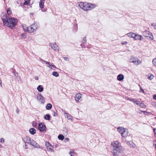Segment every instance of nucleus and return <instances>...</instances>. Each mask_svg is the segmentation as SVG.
<instances>
[{
  "mask_svg": "<svg viewBox=\"0 0 156 156\" xmlns=\"http://www.w3.org/2000/svg\"><path fill=\"white\" fill-rule=\"evenodd\" d=\"M152 63L154 66L156 67V58H155L153 59Z\"/></svg>",
  "mask_w": 156,
  "mask_h": 156,
  "instance_id": "obj_36",
  "label": "nucleus"
},
{
  "mask_svg": "<svg viewBox=\"0 0 156 156\" xmlns=\"http://www.w3.org/2000/svg\"><path fill=\"white\" fill-rule=\"evenodd\" d=\"M25 149H27L28 148V146L27 145L25 144L24 146H23Z\"/></svg>",
  "mask_w": 156,
  "mask_h": 156,
  "instance_id": "obj_51",
  "label": "nucleus"
},
{
  "mask_svg": "<svg viewBox=\"0 0 156 156\" xmlns=\"http://www.w3.org/2000/svg\"><path fill=\"white\" fill-rule=\"evenodd\" d=\"M0 87H2L1 80L0 79Z\"/></svg>",
  "mask_w": 156,
  "mask_h": 156,
  "instance_id": "obj_59",
  "label": "nucleus"
},
{
  "mask_svg": "<svg viewBox=\"0 0 156 156\" xmlns=\"http://www.w3.org/2000/svg\"><path fill=\"white\" fill-rule=\"evenodd\" d=\"M87 42V40L86 39V37H84L82 40V43H86Z\"/></svg>",
  "mask_w": 156,
  "mask_h": 156,
  "instance_id": "obj_41",
  "label": "nucleus"
},
{
  "mask_svg": "<svg viewBox=\"0 0 156 156\" xmlns=\"http://www.w3.org/2000/svg\"><path fill=\"white\" fill-rule=\"evenodd\" d=\"M118 151H112V153L113 154V156H119L117 154Z\"/></svg>",
  "mask_w": 156,
  "mask_h": 156,
  "instance_id": "obj_37",
  "label": "nucleus"
},
{
  "mask_svg": "<svg viewBox=\"0 0 156 156\" xmlns=\"http://www.w3.org/2000/svg\"><path fill=\"white\" fill-rule=\"evenodd\" d=\"M82 98V95L80 93H77L75 97V101L77 102H79V100Z\"/></svg>",
  "mask_w": 156,
  "mask_h": 156,
  "instance_id": "obj_14",
  "label": "nucleus"
},
{
  "mask_svg": "<svg viewBox=\"0 0 156 156\" xmlns=\"http://www.w3.org/2000/svg\"><path fill=\"white\" fill-rule=\"evenodd\" d=\"M136 103L137 105H138L140 106L142 108H144V106H145V105L143 103L141 102L140 101H137Z\"/></svg>",
  "mask_w": 156,
  "mask_h": 156,
  "instance_id": "obj_20",
  "label": "nucleus"
},
{
  "mask_svg": "<svg viewBox=\"0 0 156 156\" xmlns=\"http://www.w3.org/2000/svg\"><path fill=\"white\" fill-rule=\"evenodd\" d=\"M152 105L153 107L156 108V102H153L152 103Z\"/></svg>",
  "mask_w": 156,
  "mask_h": 156,
  "instance_id": "obj_45",
  "label": "nucleus"
},
{
  "mask_svg": "<svg viewBox=\"0 0 156 156\" xmlns=\"http://www.w3.org/2000/svg\"><path fill=\"white\" fill-rule=\"evenodd\" d=\"M57 114H56L55 113V112H54V114L53 115V116H57Z\"/></svg>",
  "mask_w": 156,
  "mask_h": 156,
  "instance_id": "obj_58",
  "label": "nucleus"
},
{
  "mask_svg": "<svg viewBox=\"0 0 156 156\" xmlns=\"http://www.w3.org/2000/svg\"><path fill=\"white\" fill-rule=\"evenodd\" d=\"M32 139L30 137L27 136L22 138V140L25 143H27L29 144Z\"/></svg>",
  "mask_w": 156,
  "mask_h": 156,
  "instance_id": "obj_11",
  "label": "nucleus"
},
{
  "mask_svg": "<svg viewBox=\"0 0 156 156\" xmlns=\"http://www.w3.org/2000/svg\"><path fill=\"white\" fill-rule=\"evenodd\" d=\"M29 132L31 134L34 135L36 133V130L34 128H31L29 129Z\"/></svg>",
  "mask_w": 156,
  "mask_h": 156,
  "instance_id": "obj_21",
  "label": "nucleus"
},
{
  "mask_svg": "<svg viewBox=\"0 0 156 156\" xmlns=\"http://www.w3.org/2000/svg\"><path fill=\"white\" fill-rule=\"evenodd\" d=\"M4 138H1V139H0V141L1 142V143H3L4 142Z\"/></svg>",
  "mask_w": 156,
  "mask_h": 156,
  "instance_id": "obj_49",
  "label": "nucleus"
},
{
  "mask_svg": "<svg viewBox=\"0 0 156 156\" xmlns=\"http://www.w3.org/2000/svg\"><path fill=\"white\" fill-rule=\"evenodd\" d=\"M139 87H140V92H142L143 93H144V90H143L142 89L141 87L140 86V85H139Z\"/></svg>",
  "mask_w": 156,
  "mask_h": 156,
  "instance_id": "obj_43",
  "label": "nucleus"
},
{
  "mask_svg": "<svg viewBox=\"0 0 156 156\" xmlns=\"http://www.w3.org/2000/svg\"><path fill=\"white\" fill-rule=\"evenodd\" d=\"M37 99L39 101H41L42 103L44 102V98L40 94H38L37 95Z\"/></svg>",
  "mask_w": 156,
  "mask_h": 156,
  "instance_id": "obj_15",
  "label": "nucleus"
},
{
  "mask_svg": "<svg viewBox=\"0 0 156 156\" xmlns=\"http://www.w3.org/2000/svg\"><path fill=\"white\" fill-rule=\"evenodd\" d=\"M38 27L39 26L38 25H37L36 23H34L28 27L27 32L30 33H33L36 31Z\"/></svg>",
  "mask_w": 156,
  "mask_h": 156,
  "instance_id": "obj_3",
  "label": "nucleus"
},
{
  "mask_svg": "<svg viewBox=\"0 0 156 156\" xmlns=\"http://www.w3.org/2000/svg\"><path fill=\"white\" fill-rule=\"evenodd\" d=\"M21 38H23V39H25L26 37V35L25 33L22 34H21Z\"/></svg>",
  "mask_w": 156,
  "mask_h": 156,
  "instance_id": "obj_38",
  "label": "nucleus"
},
{
  "mask_svg": "<svg viewBox=\"0 0 156 156\" xmlns=\"http://www.w3.org/2000/svg\"><path fill=\"white\" fill-rule=\"evenodd\" d=\"M154 132L155 134H156V129L154 128L153 129Z\"/></svg>",
  "mask_w": 156,
  "mask_h": 156,
  "instance_id": "obj_56",
  "label": "nucleus"
},
{
  "mask_svg": "<svg viewBox=\"0 0 156 156\" xmlns=\"http://www.w3.org/2000/svg\"><path fill=\"white\" fill-rule=\"evenodd\" d=\"M134 39L136 40H142L143 39V38L142 35L135 34Z\"/></svg>",
  "mask_w": 156,
  "mask_h": 156,
  "instance_id": "obj_16",
  "label": "nucleus"
},
{
  "mask_svg": "<svg viewBox=\"0 0 156 156\" xmlns=\"http://www.w3.org/2000/svg\"><path fill=\"white\" fill-rule=\"evenodd\" d=\"M152 25L153 26L154 28L156 29V24H155V23H153L152 24Z\"/></svg>",
  "mask_w": 156,
  "mask_h": 156,
  "instance_id": "obj_52",
  "label": "nucleus"
},
{
  "mask_svg": "<svg viewBox=\"0 0 156 156\" xmlns=\"http://www.w3.org/2000/svg\"><path fill=\"white\" fill-rule=\"evenodd\" d=\"M143 34L145 37L149 38L151 40H153V37L152 33L148 31L145 30L143 32Z\"/></svg>",
  "mask_w": 156,
  "mask_h": 156,
  "instance_id": "obj_6",
  "label": "nucleus"
},
{
  "mask_svg": "<svg viewBox=\"0 0 156 156\" xmlns=\"http://www.w3.org/2000/svg\"><path fill=\"white\" fill-rule=\"evenodd\" d=\"M50 116L48 114H46L44 115V118L45 119L47 120H49L50 119Z\"/></svg>",
  "mask_w": 156,
  "mask_h": 156,
  "instance_id": "obj_31",
  "label": "nucleus"
},
{
  "mask_svg": "<svg viewBox=\"0 0 156 156\" xmlns=\"http://www.w3.org/2000/svg\"><path fill=\"white\" fill-rule=\"evenodd\" d=\"M3 24L10 28L12 29L16 24L17 20H2Z\"/></svg>",
  "mask_w": 156,
  "mask_h": 156,
  "instance_id": "obj_2",
  "label": "nucleus"
},
{
  "mask_svg": "<svg viewBox=\"0 0 156 156\" xmlns=\"http://www.w3.org/2000/svg\"><path fill=\"white\" fill-rule=\"evenodd\" d=\"M77 24H75L73 27V31L74 32H76L77 31Z\"/></svg>",
  "mask_w": 156,
  "mask_h": 156,
  "instance_id": "obj_27",
  "label": "nucleus"
},
{
  "mask_svg": "<svg viewBox=\"0 0 156 156\" xmlns=\"http://www.w3.org/2000/svg\"><path fill=\"white\" fill-rule=\"evenodd\" d=\"M132 142L131 141H128L127 142V144H132Z\"/></svg>",
  "mask_w": 156,
  "mask_h": 156,
  "instance_id": "obj_55",
  "label": "nucleus"
},
{
  "mask_svg": "<svg viewBox=\"0 0 156 156\" xmlns=\"http://www.w3.org/2000/svg\"><path fill=\"white\" fill-rule=\"evenodd\" d=\"M29 144L32 145L35 148H40V145H39V144H37L35 141L33 140L32 139L31 140V141Z\"/></svg>",
  "mask_w": 156,
  "mask_h": 156,
  "instance_id": "obj_13",
  "label": "nucleus"
},
{
  "mask_svg": "<svg viewBox=\"0 0 156 156\" xmlns=\"http://www.w3.org/2000/svg\"><path fill=\"white\" fill-rule=\"evenodd\" d=\"M144 114L145 115H148L149 113L146 112V111H144Z\"/></svg>",
  "mask_w": 156,
  "mask_h": 156,
  "instance_id": "obj_53",
  "label": "nucleus"
},
{
  "mask_svg": "<svg viewBox=\"0 0 156 156\" xmlns=\"http://www.w3.org/2000/svg\"><path fill=\"white\" fill-rule=\"evenodd\" d=\"M37 89L40 92H42L44 90V88L41 85H39L37 87Z\"/></svg>",
  "mask_w": 156,
  "mask_h": 156,
  "instance_id": "obj_22",
  "label": "nucleus"
},
{
  "mask_svg": "<svg viewBox=\"0 0 156 156\" xmlns=\"http://www.w3.org/2000/svg\"><path fill=\"white\" fill-rule=\"evenodd\" d=\"M44 2V1H40L39 2V6L40 8L41 9L43 8Z\"/></svg>",
  "mask_w": 156,
  "mask_h": 156,
  "instance_id": "obj_28",
  "label": "nucleus"
},
{
  "mask_svg": "<svg viewBox=\"0 0 156 156\" xmlns=\"http://www.w3.org/2000/svg\"><path fill=\"white\" fill-rule=\"evenodd\" d=\"M153 98L154 99L156 100V95H154Z\"/></svg>",
  "mask_w": 156,
  "mask_h": 156,
  "instance_id": "obj_57",
  "label": "nucleus"
},
{
  "mask_svg": "<svg viewBox=\"0 0 156 156\" xmlns=\"http://www.w3.org/2000/svg\"><path fill=\"white\" fill-rule=\"evenodd\" d=\"M50 46L55 51L59 52L60 50L58 45L55 43H50Z\"/></svg>",
  "mask_w": 156,
  "mask_h": 156,
  "instance_id": "obj_7",
  "label": "nucleus"
},
{
  "mask_svg": "<svg viewBox=\"0 0 156 156\" xmlns=\"http://www.w3.org/2000/svg\"><path fill=\"white\" fill-rule=\"evenodd\" d=\"M125 129L122 127H119L117 128V130L121 135L122 133H123L124 131H125Z\"/></svg>",
  "mask_w": 156,
  "mask_h": 156,
  "instance_id": "obj_18",
  "label": "nucleus"
},
{
  "mask_svg": "<svg viewBox=\"0 0 156 156\" xmlns=\"http://www.w3.org/2000/svg\"><path fill=\"white\" fill-rule=\"evenodd\" d=\"M153 146L156 148V140L154 141L153 143Z\"/></svg>",
  "mask_w": 156,
  "mask_h": 156,
  "instance_id": "obj_47",
  "label": "nucleus"
},
{
  "mask_svg": "<svg viewBox=\"0 0 156 156\" xmlns=\"http://www.w3.org/2000/svg\"><path fill=\"white\" fill-rule=\"evenodd\" d=\"M25 2L23 3V5H28L29 4V2H30L29 1H25Z\"/></svg>",
  "mask_w": 156,
  "mask_h": 156,
  "instance_id": "obj_42",
  "label": "nucleus"
},
{
  "mask_svg": "<svg viewBox=\"0 0 156 156\" xmlns=\"http://www.w3.org/2000/svg\"><path fill=\"white\" fill-rule=\"evenodd\" d=\"M69 140V139L68 138H66L64 140L65 142H67Z\"/></svg>",
  "mask_w": 156,
  "mask_h": 156,
  "instance_id": "obj_46",
  "label": "nucleus"
},
{
  "mask_svg": "<svg viewBox=\"0 0 156 156\" xmlns=\"http://www.w3.org/2000/svg\"><path fill=\"white\" fill-rule=\"evenodd\" d=\"M84 4L85 3L81 2L79 3V6H80V8H82V9H83L84 7Z\"/></svg>",
  "mask_w": 156,
  "mask_h": 156,
  "instance_id": "obj_29",
  "label": "nucleus"
},
{
  "mask_svg": "<svg viewBox=\"0 0 156 156\" xmlns=\"http://www.w3.org/2000/svg\"><path fill=\"white\" fill-rule=\"evenodd\" d=\"M52 107V105L50 103H48L47 104L46 106V109L48 110H49L51 109Z\"/></svg>",
  "mask_w": 156,
  "mask_h": 156,
  "instance_id": "obj_25",
  "label": "nucleus"
},
{
  "mask_svg": "<svg viewBox=\"0 0 156 156\" xmlns=\"http://www.w3.org/2000/svg\"><path fill=\"white\" fill-rule=\"evenodd\" d=\"M64 59L65 60L67 61H69V58L66 57H64Z\"/></svg>",
  "mask_w": 156,
  "mask_h": 156,
  "instance_id": "obj_48",
  "label": "nucleus"
},
{
  "mask_svg": "<svg viewBox=\"0 0 156 156\" xmlns=\"http://www.w3.org/2000/svg\"><path fill=\"white\" fill-rule=\"evenodd\" d=\"M16 112L17 113H18L19 112V109H18L16 110Z\"/></svg>",
  "mask_w": 156,
  "mask_h": 156,
  "instance_id": "obj_61",
  "label": "nucleus"
},
{
  "mask_svg": "<svg viewBox=\"0 0 156 156\" xmlns=\"http://www.w3.org/2000/svg\"><path fill=\"white\" fill-rule=\"evenodd\" d=\"M58 138L59 140H62L64 138V136L62 134H59L58 136Z\"/></svg>",
  "mask_w": 156,
  "mask_h": 156,
  "instance_id": "obj_34",
  "label": "nucleus"
},
{
  "mask_svg": "<svg viewBox=\"0 0 156 156\" xmlns=\"http://www.w3.org/2000/svg\"><path fill=\"white\" fill-rule=\"evenodd\" d=\"M22 27L23 30L27 32L28 27L25 24H22Z\"/></svg>",
  "mask_w": 156,
  "mask_h": 156,
  "instance_id": "obj_26",
  "label": "nucleus"
},
{
  "mask_svg": "<svg viewBox=\"0 0 156 156\" xmlns=\"http://www.w3.org/2000/svg\"><path fill=\"white\" fill-rule=\"evenodd\" d=\"M2 18V20H16L14 18H10L7 16L5 12H2L1 15Z\"/></svg>",
  "mask_w": 156,
  "mask_h": 156,
  "instance_id": "obj_9",
  "label": "nucleus"
},
{
  "mask_svg": "<svg viewBox=\"0 0 156 156\" xmlns=\"http://www.w3.org/2000/svg\"><path fill=\"white\" fill-rule=\"evenodd\" d=\"M121 136L123 137H126L128 136V130L126 129L125 131H124L123 133H122Z\"/></svg>",
  "mask_w": 156,
  "mask_h": 156,
  "instance_id": "obj_17",
  "label": "nucleus"
},
{
  "mask_svg": "<svg viewBox=\"0 0 156 156\" xmlns=\"http://www.w3.org/2000/svg\"><path fill=\"white\" fill-rule=\"evenodd\" d=\"M42 61L45 62V63L47 64V66L51 69L55 70L56 67L55 65L52 64L50 63V62H47L46 61L43 60L41 59Z\"/></svg>",
  "mask_w": 156,
  "mask_h": 156,
  "instance_id": "obj_8",
  "label": "nucleus"
},
{
  "mask_svg": "<svg viewBox=\"0 0 156 156\" xmlns=\"http://www.w3.org/2000/svg\"><path fill=\"white\" fill-rule=\"evenodd\" d=\"M153 78L154 76L152 74H150L148 76L147 78L150 80H151L153 79Z\"/></svg>",
  "mask_w": 156,
  "mask_h": 156,
  "instance_id": "obj_35",
  "label": "nucleus"
},
{
  "mask_svg": "<svg viewBox=\"0 0 156 156\" xmlns=\"http://www.w3.org/2000/svg\"><path fill=\"white\" fill-rule=\"evenodd\" d=\"M46 126L43 123H39L38 125V129L41 131H42L45 130L46 128Z\"/></svg>",
  "mask_w": 156,
  "mask_h": 156,
  "instance_id": "obj_12",
  "label": "nucleus"
},
{
  "mask_svg": "<svg viewBox=\"0 0 156 156\" xmlns=\"http://www.w3.org/2000/svg\"><path fill=\"white\" fill-rule=\"evenodd\" d=\"M64 114L65 115H66V116H65L68 119L71 120L72 119V116L71 115L66 112H65Z\"/></svg>",
  "mask_w": 156,
  "mask_h": 156,
  "instance_id": "obj_23",
  "label": "nucleus"
},
{
  "mask_svg": "<svg viewBox=\"0 0 156 156\" xmlns=\"http://www.w3.org/2000/svg\"><path fill=\"white\" fill-rule=\"evenodd\" d=\"M37 123L36 121H33L32 122V125L33 127L36 128L37 126Z\"/></svg>",
  "mask_w": 156,
  "mask_h": 156,
  "instance_id": "obj_33",
  "label": "nucleus"
},
{
  "mask_svg": "<svg viewBox=\"0 0 156 156\" xmlns=\"http://www.w3.org/2000/svg\"><path fill=\"white\" fill-rule=\"evenodd\" d=\"M124 76L123 75L120 74L117 77V79L119 81H121L123 80Z\"/></svg>",
  "mask_w": 156,
  "mask_h": 156,
  "instance_id": "obj_19",
  "label": "nucleus"
},
{
  "mask_svg": "<svg viewBox=\"0 0 156 156\" xmlns=\"http://www.w3.org/2000/svg\"><path fill=\"white\" fill-rule=\"evenodd\" d=\"M35 79L36 80H38V76H36V77H35Z\"/></svg>",
  "mask_w": 156,
  "mask_h": 156,
  "instance_id": "obj_60",
  "label": "nucleus"
},
{
  "mask_svg": "<svg viewBox=\"0 0 156 156\" xmlns=\"http://www.w3.org/2000/svg\"><path fill=\"white\" fill-rule=\"evenodd\" d=\"M135 35V34L132 32L129 33L127 34V35L128 37L133 38L134 37Z\"/></svg>",
  "mask_w": 156,
  "mask_h": 156,
  "instance_id": "obj_24",
  "label": "nucleus"
},
{
  "mask_svg": "<svg viewBox=\"0 0 156 156\" xmlns=\"http://www.w3.org/2000/svg\"><path fill=\"white\" fill-rule=\"evenodd\" d=\"M52 75L56 77H58L59 76V74L56 71H54L52 73Z\"/></svg>",
  "mask_w": 156,
  "mask_h": 156,
  "instance_id": "obj_32",
  "label": "nucleus"
},
{
  "mask_svg": "<svg viewBox=\"0 0 156 156\" xmlns=\"http://www.w3.org/2000/svg\"><path fill=\"white\" fill-rule=\"evenodd\" d=\"M45 146L48 151L51 152L53 151V147L51 146L48 142H46Z\"/></svg>",
  "mask_w": 156,
  "mask_h": 156,
  "instance_id": "obj_10",
  "label": "nucleus"
},
{
  "mask_svg": "<svg viewBox=\"0 0 156 156\" xmlns=\"http://www.w3.org/2000/svg\"><path fill=\"white\" fill-rule=\"evenodd\" d=\"M12 73L16 77H18V73L16 72L15 71H13Z\"/></svg>",
  "mask_w": 156,
  "mask_h": 156,
  "instance_id": "obj_40",
  "label": "nucleus"
},
{
  "mask_svg": "<svg viewBox=\"0 0 156 156\" xmlns=\"http://www.w3.org/2000/svg\"><path fill=\"white\" fill-rule=\"evenodd\" d=\"M30 14L33 15L34 14V13H30Z\"/></svg>",
  "mask_w": 156,
  "mask_h": 156,
  "instance_id": "obj_62",
  "label": "nucleus"
},
{
  "mask_svg": "<svg viewBox=\"0 0 156 156\" xmlns=\"http://www.w3.org/2000/svg\"><path fill=\"white\" fill-rule=\"evenodd\" d=\"M95 5L94 4L85 2L83 10L85 11L90 10L95 8Z\"/></svg>",
  "mask_w": 156,
  "mask_h": 156,
  "instance_id": "obj_4",
  "label": "nucleus"
},
{
  "mask_svg": "<svg viewBox=\"0 0 156 156\" xmlns=\"http://www.w3.org/2000/svg\"><path fill=\"white\" fill-rule=\"evenodd\" d=\"M130 62L133 63L136 65L137 66L140 64L141 63V61L138 58H134L133 57H131Z\"/></svg>",
  "mask_w": 156,
  "mask_h": 156,
  "instance_id": "obj_5",
  "label": "nucleus"
},
{
  "mask_svg": "<svg viewBox=\"0 0 156 156\" xmlns=\"http://www.w3.org/2000/svg\"><path fill=\"white\" fill-rule=\"evenodd\" d=\"M69 154L71 156H74V153L73 151H70L69 153Z\"/></svg>",
  "mask_w": 156,
  "mask_h": 156,
  "instance_id": "obj_44",
  "label": "nucleus"
},
{
  "mask_svg": "<svg viewBox=\"0 0 156 156\" xmlns=\"http://www.w3.org/2000/svg\"><path fill=\"white\" fill-rule=\"evenodd\" d=\"M80 46L81 47L83 48H86L85 46L83 44H80Z\"/></svg>",
  "mask_w": 156,
  "mask_h": 156,
  "instance_id": "obj_54",
  "label": "nucleus"
},
{
  "mask_svg": "<svg viewBox=\"0 0 156 156\" xmlns=\"http://www.w3.org/2000/svg\"><path fill=\"white\" fill-rule=\"evenodd\" d=\"M25 1H29L30 2V0H25Z\"/></svg>",
  "mask_w": 156,
  "mask_h": 156,
  "instance_id": "obj_63",
  "label": "nucleus"
},
{
  "mask_svg": "<svg viewBox=\"0 0 156 156\" xmlns=\"http://www.w3.org/2000/svg\"><path fill=\"white\" fill-rule=\"evenodd\" d=\"M7 12L8 15H10L11 13L12 12L9 8H8L7 11Z\"/></svg>",
  "mask_w": 156,
  "mask_h": 156,
  "instance_id": "obj_39",
  "label": "nucleus"
},
{
  "mask_svg": "<svg viewBox=\"0 0 156 156\" xmlns=\"http://www.w3.org/2000/svg\"><path fill=\"white\" fill-rule=\"evenodd\" d=\"M127 42L126 41H123L122 42L121 44L123 45H125L127 44Z\"/></svg>",
  "mask_w": 156,
  "mask_h": 156,
  "instance_id": "obj_50",
  "label": "nucleus"
},
{
  "mask_svg": "<svg viewBox=\"0 0 156 156\" xmlns=\"http://www.w3.org/2000/svg\"><path fill=\"white\" fill-rule=\"evenodd\" d=\"M111 145L112 147V151H117L120 153L123 152V149L121 144L118 141H113L111 143Z\"/></svg>",
  "mask_w": 156,
  "mask_h": 156,
  "instance_id": "obj_1",
  "label": "nucleus"
},
{
  "mask_svg": "<svg viewBox=\"0 0 156 156\" xmlns=\"http://www.w3.org/2000/svg\"><path fill=\"white\" fill-rule=\"evenodd\" d=\"M45 0H41L40 1H45Z\"/></svg>",
  "mask_w": 156,
  "mask_h": 156,
  "instance_id": "obj_64",
  "label": "nucleus"
},
{
  "mask_svg": "<svg viewBox=\"0 0 156 156\" xmlns=\"http://www.w3.org/2000/svg\"><path fill=\"white\" fill-rule=\"evenodd\" d=\"M127 100L130 101H132L134 103H136L137 101L134 98H127Z\"/></svg>",
  "mask_w": 156,
  "mask_h": 156,
  "instance_id": "obj_30",
  "label": "nucleus"
}]
</instances>
